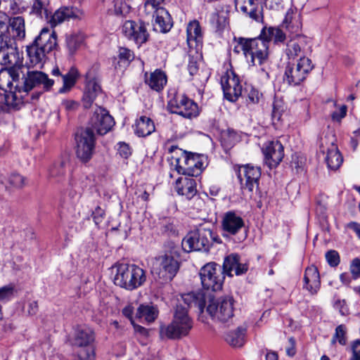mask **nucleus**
Wrapping results in <instances>:
<instances>
[{
	"instance_id": "f257e3e1",
	"label": "nucleus",
	"mask_w": 360,
	"mask_h": 360,
	"mask_svg": "<svg viewBox=\"0 0 360 360\" xmlns=\"http://www.w3.org/2000/svg\"><path fill=\"white\" fill-rule=\"evenodd\" d=\"M182 300L188 307H196L201 312L207 304V312L213 320L227 322L233 316L234 300L231 297L224 296L215 299L210 292L198 290L183 294Z\"/></svg>"
},
{
	"instance_id": "f03ea898",
	"label": "nucleus",
	"mask_w": 360,
	"mask_h": 360,
	"mask_svg": "<svg viewBox=\"0 0 360 360\" xmlns=\"http://www.w3.org/2000/svg\"><path fill=\"white\" fill-rule=\"evenodd\" d=\"M188 307L181 298L174 308L172 322L166 326L161 327L160 333L169 339H180L188 335L193 328V321L188 314Z\"/></svg>"
},
{
	"instance_id": "7ed1b4c3",
	"label": "nucleus",
	"mask_w": 360,
	"mask_h": 360,
	"mask_svg": "<svg viewBox=\"0 0 360 360\" xmlns=\"http://www.w3.org/2000/svg\"><path fill=\"white\" fill-rule=\"evenodd\" d=\"M114 283L128 290L141 287L146 281V271L136 264L117 263L112 267Z\"/></svg>"
},
{
	"instance_id": "20e7f679",
	"label": "nucleus",
	"mask_w": 360,
	"mask_h": 360,
	"mask_svg": "<svg viewBox=\"0 0 360 360\" xmlns=\"http://www.w3.org/2000/svg\"><path fill=\"white\" fill-rule=\"evenodd\" d=\"M213 242L221 243L219 238L210 229L199 227L188 232L183 238L181 246L186 252L192 251H209Z\"/></svg>"
},
{
	"instance_id": "39448f33",
	"label": "nucleus",
	"mask_w": 360,
	"mask_h": 360,
	"mask_svg": "<svg viewBox=\"0 0 360 360\" xmlns=\"http://www.w3.org/2000/svg\"><path fill=\"white\" fill-rule=\"evenodd\" d=\"M180 266L176 251L171 250L155 257L153 263L152 274L165 281H172Z\"/></svg>"
},
{
	"instance_id": "423d86ee",
	"label": "nucleus",
	"mask_w": 360,
	"mask_h": 360,
	"mask_svg": "<svg viewBox=\"0 0 360 360\" xmlns=\"http://www.w3.org/2000/svg\"><path fill=\"white\" fill-rule=\"evenodd\" d=\"M314 68L309 58L301 57L296 64L286 67L283 79L290 85H299L306 79Z\"/></svg>"
},
{
	"instance_id": "0eeeda50",
	"label": "nucleus",
	"mask_w": 360,
	"mask_h": 360,
	"mask_svg": "<svg viewBox=\"0 0 360 360\" xmlns=\"http://www.w3.org/2000/svg\"><path fill=\"white\" fill-rule=\"evenodd\" d=\"M95 335L93 330L86 326H79L75 329L73 345L84 347L83 352H79L76 360H94V351L89 345L94 342Z\"/></svg>"
},
{
	"instance_id": "6e6552de",
	"label": "nucleus",
	"mask_w": 360,
	"mask_h": 360,
	"mask_svg": "<svg viewBox=\"0 0 360 360\" xmlns=\"http://www.w3.org/2000/svg\"><path fill=\"white\" fill-rule=\"evenodd\" d=\"M201 283L207 290L217 291L221 289L224 276L219 265L210 262L203 266L200 271Z\"/></svg>"
},
{
	"instance_id": "1a4fd4ad",
	"label": "nucleus",
	"mask_w": 360,
	"mask_h": 360,
	"mask_svg": "<svg viewBox=\"0 0 360 360\" xmlns=\"http://www.w3.org/2000/svg\"><path fill=\"white\" fill-rule=\"evenodd\" d=\"M77 157L83 162H87L92 158L95 150L96 139L91 128L81 130L75 137Z\"/></svg>"
},
{
	"instance_id": "9d476101",
	"label": "nucleus",
	"mask_w": 360,
	"mask_h": 360,
	"mask_svg": "<svg viewBox=\"0 0 360 360\" xmlns=\"http://www.w3.org/2000/svg\"><path fill=\"white\" fill-rule=\"evenodd\" d=\"M19 77L18 69L15 67L0 72V89L11 94L15 101L23 98V95L21 94V86L19 85Z\"/></svg>"
},
{
	"instance_id": "9b49d317",
	"label": "nucleus",
	"mask_w": 360,
	"mask_h": 360,
	"mask_svg": "<svg viewBox=\"0 0 360 360\" xmlns=\"http://www.w3.org/2000/svg\"><path fill=\"white\" fill-rule=\"evenodd\" d=\"M171 112L186 118H191L198 115V105L184 95H176L168 103Z\"/></svg>"
},
{
	"instance_id": "f8f14e48",
	"label": "nucleus",
	"mask_w": 360,
	"mask_h": 360,
	"mask_svg": "<svg viewBox=\"0 0 360 360\" xmlns=\"http://www.w3.org/2000/svg\"><path fill=\"white\" fill-rule=\"evenodd\" d=\"M21 85V94H27L35 87L42 86L45 91L51 89L54 81L48 77V75L41 71H28L23 78Z\"/></svg>"
},
{
	"instance_id": "ddd939ff",
	"label": "nucleus",
	"mask_w": 360,
	"mask_h": 360,
	"mask_svg": "<svg viewBox=\"0 0 360 360\" xmlns=\"http://www.w3.org/2000/svg\"><path fill=\"white\" fill-rule=\"evenodd\" d=\"M221 85L224 97L231 102L237 101L241 95L242 86L238 77L231 70H226L221 76Z\"/></svg>"
},
{
	"instance_id": "4468645a",
	"label": "nucleus",
	"mask_w": 360,
	"mask_h": 360,
	"mask_svg": "<svg viewBox=\"0 0 360 360\" xmlns=\"http://www.w3.org/2000/svg\"><path fill=\"white\" fill-rule=\"evenodd\" d=\"M114 124L113 117L108 112L101 107H98L91 118V127L87 128H91L94 132L96 131L97 134L103 135L111 129Z\"/></svg>"
},
{
	"instance_id": "2eb2a0df",
	"label": "nucleus",
	"mask_w": 360,
	"mask_h": 360,
	"mask_svg": "<svg viewBox=\"0 0 360 360\" xmlns=\"http://www.w3.org/2000/svg\"><path fill=\"white\" fill-rule=\"evenodd\" d=\"M262 150L265 163L270 168L277 167L284 157V148L278 140L268 141L264 143Z\"/></svg>"
},
{
	"instance_id": "dca6fc26",
	"label": "nucleus",
	"mask_w": 360,
	"mask_h": 360,
	"mask_svg": "<svg viewBox=\"0 0 360 360\" xmlns=\"http://www.w3.org/2000/svg\"><path fill=\"white\" fill-rule=\"evenodd\" d=\"M86 83L82 102L85 108H89L98 95L101 94L100 79L94 70H89L86 72Z\"/></svg>"
},
{
	"instance_id": "f3484780",
	"label": "nucleus",
	"mask_w": 360,
	"mask_h": 360,
	"mask_svg": "<svg viewBox=\"0 0 360 360\" xmlns=\"http://www.w3.org/2000/svg\"><path fill=\"white\" fill-rule=\"evenodd\" d=\"M19 59L17 44L10 37H0V64L15 65Z\"/></svg>"
},
{
	"instance_id": "a211bd4d",
	"label": "nucleus",
	"mask_w": 360,
	"mask_h": 360,
	"mask_svg": "<svg viewBox=\"0 0 360 360\" xmlns=\"http://www.w3.org/2000/svg\"><path fill=\"white\" fill-rule=\"evenodd\" d=\"M122 32L127 39L136 44L145 43L148 38L146 25L142 22L126 21L122 25Z\"/></svg>"
},
{
	"instance_id": "6ab92c4d",
	"label": "nucleus",
	"mask_w": 360,
	"mask_h": 360,
	"mask_svg": "<svg viewBox=\"0 0 360 360\" xmlns=\"http://www.w3.org/2000/svg\"><path fill=\"white\" fill-rule=\"evenodd\" d=\"M249 53L253 65H262L267 59L268 41L261 38L249 39Z\"/></svg>"
},
{
	"instance_id": "aec40b11",
	"label": "nucleus",
	"mask_w": 360,
	"mask_h": 360,
	"mask_svg": "<svg viewBox=\"0 0 360 360\" xmlns=\"http://www.w3.org/2000/svg\"><path fill=\"white\" fill-rule=\"evenodd\" d=\"M311 52V48L308 44V39L303 36H298L290 40L285 49V54L289 59H294L297 57H307L306 54Z\"/></svg>"
},
{
	"instance_id": "412c9836",
	"label": "nucleus",
	"mask_w": 360,
	"mask_h": 360,
	"mask_svg": "<svg viewBox=\"0 0 360 360\" xmlns=\"http://www.w3.org/2000/svg\"><path fill=\"white\" fill-rule=\"evenodd\" d=\"M33 44L49 53L53 51L57 45L56 34L54 30L44 27L35 38Z\"/></svg>"
},
{
	"instance_id": "4be33fe9",
	"label": "nucleus",
	"mask_w": 360,
	"mask_h": 360,
	"mask_svg": "<svg viewBox=\"0 0 360 360\" xmlns=\"http://www.w3.org/2000/svg\"><path fill=\"white\" fill-rule=\"evenodd\" d=\"M69 160L68 157H64L54 162L49 170V176L54 179L58 184H65L69 181L67 176L68 166Z\"/></svg>"
},
{
	"instance_id": "5701e85b",
	"label": "nucleus",
	"mask_w": 360,
	"mask_h": 360,
	"mask_svg": "<svg viewBox=\"0 0 360 360\" xmlns=\"http://www.w3.org/2000/svg\"><path fill=\"white\" fill-rule=\"evenodd\" d=\"M244 225L243 219L231 211L224 214L221 221L222 229L227 235H236Z\"/></svg>"
},
{
	"instance_id": "b1692460",
	"label": "nucleus",
	"mask_w": 360,
	"mask_h": 360,
	"mask_svg": "<svg viewBox=\"0 0 360 360\" xmlns=\"http://www.w3.org/2000/svg\"><path fill=\"white\" fill-rule=\"evenodd\" d=\"M81 14V11L77 8L62 6L51 15L49 22L51 27H56L66 20L79 18Z\"/></svg>"
},
{
	"instance_id": "393cba45",
	"label": "nucleus",
	"mask_w": 360,
	"mask_h": 360,
	"mask_svg": "<svg viewBox=\"0 0 360 360\" xmlns=\"http://www.w3.org/2000/svg\"><path fill=\"white\" fill-rule=\"evenodd\" d=\"M175 190L179 195L191 200L197 194L196 181L192 176L179 177L176 181Z\"/></svg>"
},
{
	"instance_id": "a878e982",
	"label": "nucleus",
	"mask_w": 360,
	"mask_h": 360,
	"mask_svg": "<svg viewBox=\"0 0 360 360\" xmlns=\"http://www.w3.org/2000/svg\"><path fill=\"white\" fill-rule=\"evenodd\" d=\"M303 288L311 295H315L321 286L320 275L318 269L311 265L305 269Z\"/></svg>"
},
{
	"instance_id": "bb28decb",
	"label": "nucleus",
	"mask_w": 360,
	"mask_h": 360,
	"mask_svg": "<svg viewBox=\"0 0 360 360\" xmlns=\"http://www.w3.org/2000/svg\"><path fill=\"white\" fill-rule=\"evenodd\" d=\"M51 73L54 76L60 77L63 82V86L58 90V92L60 94L69 91L75 86L79 77L78 70L75 67H72L65 74H63L59 68L56 67L52 70Z\"/></svg>"
},
{
	"instance_id": "cd10ccee",
	"label": "nucleus",
	"mask_w": 360,
	"mask_h": 360,
	"mask_svg": "<svg viewBox=\"0 0 360 360\" xmlns=\"http://www.w3.org/2000/svg\"><path fill=\"white\" fill-rule=\"evenodd\" d=\"M248 268L245 264L240 263V257L236 254H231L225 257L223 264V274H226L229 276H233V272L235 275L240 276L244 274Z\"/></svg>"
},
{
	"instance_id": "c85d7f7f",
	"label": "nucleus",
	"mask_w": 360,
	"mask_h": 360,
	"mask_svg": "<svg viewBox=\"0 0 360 360\" xmlns=\"http://www.w3.org/2000/svg\"><path fill=\"white\" fill-rule=\"evenodd\" d=\"M8 30L10 37L15 40L22 41L25 37V23L22 16L13 17L9 19Z\"/></svg>"
},
{
	"instance_id": "c756f323",
	"label": "nucleus",
	"mask_w": 360,
	"mask_h": 360,
	"mask_svg": "<svg viewBox=\"0 0 360 360\" xmlns=\"http://www.w3.org/2000/svg\"><path fill=\"white\" fill-rule=\"evenodd\" d=\"M27 53L30 67L41 68L45 62L47 53L34 44L33 43L27 47Z\"/></svg>"
},
{
	"instance_id": "7c9ffc66",
	"label": "nucleus",
	"mask_w": 360,
	"mask_h": 360,
	"mask_svg": "<svg viewBox=\"0 0 360 360\" xmlns=\"http://www.w3.org/2000/svg\"><path fill=\"white\" fill-rule=\"evenodd\" d=\"M172 27V21L169 13L164 8L158 9L155 15L154 30L159 32H167Z\"/></svg>"
},
{
	"instance_id": "2f4dec72",
	"label": "nucleus",
	"mask_w": 360,
	"mask_h": 360,
	"mask_svg": "<svg viewBox=\"0 0 360 360\" xmlns=\"http://www.w3.org/2000/svg\"><path fill=\"white\" fill-rule=\"evenodd\" d=\"M146 83L153 90L156 91H161L167 84V77L165 74L159 70L151 72L149 75H145Z\"/></svg>"
},
{
	"instance_id": "473e14b6",
	"label": "nucleus",
	"mask_w": 360,
	"mask_h": 360,
	"mask_svg": "<svg viewBox=\"0 0 360 360\" xmlns=\"http://www.w3.org/2000/svg\"><path fill=\"white\" fill-rule=\"evenodd\" d=\"M155 129L154 122L150 117L141 116L136 121L134 133L139 137L149 136Z\"/></svg>"
},
{
	"instance_id": "72a5a7b5",
	"label": "nucleus",
	"mask_w": 360,
	"mask_h": 360,
	"mask_svg": "<svg viewBox=\"0 0 360 360\" xmlns=\"http://www.w3.org/2000/svg\"><path fill=\"white\" fill-rule=\"evenodd\" d=\"M171 152H174L175 155L172 157V159L175 162L176 169L179 174L187 176L188 167V153L177 147H172Z\"/></svg>"
},
{
	"instance_id": "f704fd0d",
	"label": "nucleus",
	"mask_w": 360,
	"mask_h": 360,
	"mask_svg": "<svg viewBox=\"0 0 360 360\" xmlns=\"http://www.w3.org/2000/svg\"><path fill=\"white\" fill-rule=\"evenodd\" d=\"M202 156L188 153L187 176H197L202 170Z\"/></svg>"
},
{
	"instance_id": "c9c22d12",
	"label": "nucleus",
	"mask_w": 360,
	"mask_h": 360,
	"mask_svg": "<svg viewBox=\"0 0 360 360\" xmlns=\"http://www.w3.org/2000/svg\"><path fill=\"white\" fill-rule=\"evenodd\" d=\"M158 316V310L153 305L141 304L137 309V318L144 319L148 323L153 322Z\"/></svg>"
},
{
	"instance_id": "e433bc0d",
	"label": "nucleus",
	"mask_w": 360,
	"mask_h": 360,
	"mask_svg": "<svg viewBox=\"0 0 360 360\" xmlns=\"http://www.w3.org/2000/svg\"><path fill=\"white\" fill-rule=\"evenodd\" d=\"M84 42V37L79 33H72L66 35L65 46L70 56H73Z\"/></svg>"
},
{
	"instance_id": "4c0bfd02",
	"label": "nucleus",
	"mask_w": 360,
	"mask_h": 360,
	"mask_svg": "<svg viewBox=\"0 0 360 360\" xmlns=\"http://www.w3.org/2000/svg\"><path fill=\"white\" fill-rule=\"evenodd\" d=\"M212 27L217 31L220 32L228 25V13L225 11H218L213 13L210 19Z\"/></svg>"
},
{
	"instance_id": "58836bf2",
	"label": "nucleus",
	"mask_w": 360,
	"mask_h": 360,
	"mask_svg": "<svg viewBox=\"0 0 360 360\" xmlns=\"http://www.w3.org/2000/svg\"><path fill=\"white\" fill-rule=\"evenodd\" d=\"M187 42L190 47L197 44L201 39V30L198 21L191 22L187 26Z\"/></svg>"
},
{
	"instance_id": "ea45409f",
	"label": "nucleus",
	"mask_w": 360,
	"mask_h": 360,
	"mask_svg": "<svg viewBox=\"0 0 360 360\" xmlns=\"http://www.w3.org/2000/svg\"><path fill=\"white\" fill-rule=\"evenodd\" d=\"M226 342L233 347H241L245 342V330L238 329L235 331H231L226 335Z\"/></svg>"
},
{
	"instance_id": "a19ab883",
	"label": "nucleus",
	"mask_w": 360,
	"mask_h": 360,
	"mask_svg": "<svg viewBox=\"0 0 360 360\" xmlns=\"http://www.w3.org/2000/svg\"><path fill=\"white\" fill-rule=\"evenodd\" d=\"M342 158L338 148L333 145L331 148L328 149L326 158L328 168L333 170L338 169L342 165Z\"/></svg>"
},
{
	"instance_id": "79ce46f5",
	"label": "nucleus",
	"mask_w": 360,
	"mask_h": 360,
	"mask_svg": "<svg viewBox=\"0 0 360 360\" xmlns=\"http://www.w3.org/2000/svg\"><path fill=\"white\" fill-rule=\"evenodd\" d=\"M283 25L292 33L298 32L302 27L300 15L296 13L288 12L283 20Z\"/></svg>"
},
{
	"instance_id": "37998d69",
	"label": "nucleus",
	"mask_w": 360,
	"mask_h": 360,
	"mask_svg": "<svg viewBox=\"0 0 360 360\" xmlns=\"http://www.w3.org/2000/svg\"><path fill=\"white\" fill-rule=\"evenodd\" d=\"M49 2L50 0H33L30 13L47 19L49 16Z\"/></svg>"
},
{
	"instance_id": "c03bdc74",
	"label": "nucleus",
	"mask_w": 360,
	"mask_h": 360,
	"mask_svg": "<svg viewBox=\"0 0 360 360\" xmlns=\"http://www.w3.org/2000/svg\"><path fill=\"white\" fill-rule=\"evenodd\" d=\"M240 140V136L233 129H227L221 134V142L226 149L232 148Z\"/></svg>"
},
{
	"instance_id": "a18cd8bd",
	"label": "nucleus",
	"mask_w": 360,
	"mask_h": 360,
	"mask_svg": "<svg viewBox=\"0 0 360 360\" xmlns=\"http://www.w3.org/2000/svg\"><path fill=\"white\" fill-rule=\"evenodd\" d=\"M249 3L253 6V8L249 11V17L259 24L260 30L263 32L265 27L263 25L262 4L258 0H256V2L250 1Z\"/></svg>"
},
{
	"instance_id": "49530a36",
	"label": "nucleus",
	"mask_w": 360,
	"mask_h": 360,
	"mask_svg": "<svg viewBox=\"0 0 360 360\" xmlns=\"http://www.w3.org/2000/svg\"><path fill=\"white\" fill-rule=\"evenodd\" d=\"M188 70L190 75L195 77V79L201 83H204L208 79V72L207 71H199V66L196 61L189 60Z\"/></svg>"
},
{
	"instance_id": "de8ad7c7",
	"label": "nucleus",
	"mask_w": 360,
	"mask_h": 360,
	"mask_svg": "<svg viewBox=\"0 0 360 360\" xmlns=\"http://www.w3.org/2000/svg\"><path fill=\"white\" fill-rule=\"evenodd\" d=\"M347 328L345 325L341 324L337 326L331 340L332 344L338 342L340 345H345L347 342Z\"/></svg>"
},
{
	"instance_id": "09e8293b",
	"label": "nucleus",
	"mask_w": 360,
	"mask_h": 360,
	"mask_svg": "<svg viewBox=\"0 0 360 360\" xmlns=\"http://www.w3.org/2000/svg\"><path fill=\"white\" fill-rule=\"evenodd\" d=\"M118 65L125 68L134 59V53L127 48L120 47L118 50Z\"/></svg>"
},
{
	"instance_id": "8fccbe9b",
	"label": "nucleus",
	"mask_w": 360,
	"mask_h": 360,
	"mask_svg": "<svg viewBox=\"0 0 360 360\" xmlns=\"http://www.w3.org/2000/svg\"><path fill=\"white\" fill-rule=\"evenodd\" d=\"M235 170L241 188H246L248 186V165L239 166Z\"/></svg>"
},
{
	"instance_id": "3c124183",
	"label": "nucleus",
	"mask_w": 360,
	"mask_h": 360,
	"mask_svg": "<svg viewBox=\"0 0 360 360\" xmlns=\"http://www.w3.org/2000/svg\"><path fill=\"white\" fill-rule=\"evenodd\" d=\"M233 52L238 54L242 53L244 56L248 54V39L239 37L238 39L234 38Z\"/></svg>"
},
{
	"instance_id": "603ef678",
	"label": "nucleus",
	"mask_w": 360,
	"mask_h": 360,
	"mask_svg": "<svg viewBox=\"0 0 360 360\" xmlns=\"http://www.w3.org/2000/svg\"><path fill=\"white\" fill-rule=\"evenodd\" d=\"M131 7L123 0H115L114 13L116 15L124 16L129 13Z\"/></svg>"
},
{
	"instance_id": "864d4df0",
	"label": "nucleus",
	"mask_w": 360,
	"mask_h": 360,
	"mask_svg": "<svg viewBox=\"0 0 360 360\" xmlns=\"http://www.w3.org/2000/svg\"><path fill=\"white\" fill-rule=\"evenodd\" d=\"M268 33L269 40L275 43L283 42L285 39V34L279 28L269 27Z\"/></svg>"
},
{
	"instance_id": "5fc2aeb1",
	"label": "nucleus",
	"mask_w": 360,
	"mask_h": 360,
	"mask_svg": "<svg viewBox=\"0 0 360 360\" xmlns=\"http://www.w3.org/2000/svg\"><path fill=\"white\" fill-rule=\"evenodd\" d=\"M14 285L9 284L0 288V302H6L13 297Z\"/></svg>"
},
{
	"instance_id": "6e6d98bb",
	"label": "nucleus",
	"mask_w": 360,
	"mask_h": 360,
	"mask_svg": "<svg viewBox=\"0 0 360 360\" xmlns=\"http://www.w3.org/2000/svg\"><path fill=\"white\" fill-rule=\"evenodd\" d=\"M261 176V170L259 167H250L249 165V186H253L254 184L258 187V181Z\"/></svg>"
},
{
	"instance_id": "4d7b16f0",
	"label": "nucleus",
	"mask_w": 360,
	"mask_h": 360,
	"mask_svg": "<svg viewBox=\"0 0 360 360\" xmlns=\"http://www.w3.org/2000/svg\"><path fill=\"white\" fill-rule=\"evenodd\" d=\"M8 181L11 186L15 188H22L25 184V179L22 176L18 174H11L8 178Z\"/></svg>"
},
{
	"instance_id": "13d9d810",
	"label": "nucleus",
	"mask_w": 360,
	"mask_h": 360,
	"mask_svg": "<svg viewBox=\"0 0 360 360\" xmlns=\"http://www.w3.org/2000/svg\"><path fill=\"white\" fill-rule=\"evenodd\" d=\"M326 259L331 266H337L340 263V256L337 251L330 250L326 254Z\"/></svg>"
},
{
	"instance_id": "bf43d9fd",
	"label": "nucleus",
	"mask_w": 360,
	"mask_h": 360,
	"mask_svg": "<svg viewBox=\"0 0 360 360\" xmlns=\"http://www.w3.org/2000/svg\"><path fill=\"white\" fill-rule=\"evenodd\" d=\"M349 269L354 279L360 278V259H354L351 262Z\"/></svg>"
},
{
	"instance_id": "052dcab7",
	"label": "nucleus",
	"mask_w": 360,
	"mask_h": 360,
	"mask_svg": "<svg viewBox=\"0 0 360 360\" xmlns=\"http://www.w3.org/2000/svg\"><path fill=\"white\" fill-rule=\"evenodd\" d=\"M117 150L120 155L125 159L128 158L131 154L130 147L125 143H120Z\"/></svg>"
},
{
	"instance_id": "680f3d73",
	"label": "nucleus",
	"mask_w": 360,
	"mask_h": 360,
	"mask_svg": "<svg viewBox=\"0 0 360 360\" xmlns=\"http://www.w3.org/2000/svg\"><path fill=\"white\" fill-rule=\"evenodd\" d=\"M295 345V340L292 337L289 338L288 340L287 345H285V352L288 356H295V354H296Z\"/></svg>"
},
{
	"instance_id": "e2e57ef3",
	"label": "nucleus",
	"mask_w": 360,
	"mask_h": 360,
	"mask_svg": "<svg viewBox=\"0 0 360 360\" xmlns=\"http://www.w3.org/2000/svg\"><path fill=\"white\" fill-rule=\"evenodd\" d=\"M352 356L349 360H360V340H357L352 344Z\"/></svg>"
},
{
	"instance_id": "0e129e2a",
	"label": "nucleus",
	"mask_w": 360,
	"mask_h": 360,
	"mask_svg": "<svg viewBox=\"0 0 360 360\" xmlns=\"http://www.w3.org/2000/svg\"><path fill=\"white\" fill-rule=\"evenodd\" d=\"M8 16L6 13L0 12V32L3 35L8 30Z\"/></svg>"
},
{
	"instance_id": "69168bd1",
	"label": "nucleus",
	"mask_w": 360,
	"mask_h": 360,
	"mask_svg": "<svg viewBox=\"0 0 360 360\" xmlns=\"http://www.w3.org/2000/svg\"><path fill=\"white\" fill-rule=\"evenodd\" d=\"M105 212L101 207H97L93 212L92 216L94 221L96 225L100 224L103 219Z\"/></svg>"
},
{
	"instance_id": "338daca9",
	"label": "nucleus",
	"mask_w": 360,
	"mask_h": 360,
	"mask_svg": "<svg viewBox=\"0 0 360 360\" xmlns=\"http://www.w3.org/2000/svg\"><path fill=\"white\" fill-rule=\"evenodd\" d=\"M262 98V94L257 89L252 88L249 93V102L251 101L253 103H258Z\"/></svg>"
},
{
	"instance_id": "774afa93",
	"label": "nucleus",
	"mask_w": 360,
	"mask_h": 360,
	"mask_svg": "<svg viewBox=\"0 0 360 360\" xmlns=\"http://www.w3.org/2000/svg\"><path fill=\"white\" fill-rule=\"evenodd\" d=\"M283 108H281V105L278 103V102H275L274 103V105H273V110H272V117H273V120H280L281 117V115H282V112H283Z\"/></svg>"
}]
</instances>
